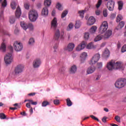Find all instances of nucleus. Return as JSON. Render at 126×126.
Here are the masks:
<instances>
[{
	"label": "nucleus",
	"mask_w": 126,
	"mask_h": 126,
	"mask_svg": "<svg viewBox=\"0 0 126 126\" xmlns=\"http://www.w3.org/2000/svg\"><path fill=\"white\" fill-rule=\"evenodd\" d=\"M74 25L72 23H70L67 27V31H69V30H71L73 28Z\"/></svg>",
	"instance_id": "4c0bfd02"
},
{
	"label": "nucleus",
	"mask_w": 126,
	"mask_h": 126,
	"mask_svg": "<svg viewBox=\"0 0 126 126\" xmlns=\"http://www.w3.org/2000/svg\"><path fill=\"white\" fill-rule=\"evenodd\" d=\"M95 21L96 20H95V18H94L93 16H92L89 18L87 24V25L90 26L91 25H93V24L95 23Z\"/></svg>",
	"instance_id": "f3484780"
},
{
	"label": "nucleus",
	"mask_w": 126,
	"mask_h": 126,
	"mask_svg": "<svg viewBox=\"0 0 126 126\" xmlns=\"http://www.w3.org/2000/svg\"><path fill=\"white\" fill-rule=\"evenodd\" d=\"M97 68H102L103 66V63L102 62L97 63L96 64Z\"/></svg>",
	"instance_id": "79ce46f5"
},
{
	"label": "nucleus",
	"mask_w": 126,
	"mask_h": 126,
	"mask_svg": "<svg viewBox=\"0 0 126 126\" xmlns=\"http://www.w3.org/2000/svg\"><path fill=\"white\" fill-rule=\"evenodd\" d=\"M86 47V42L85 41L82 42L76 48V51H81Z\"/></svg>",
	"instance_id": "dca6fc26"
},
{
	"label": "nucleus",
	"mask_w": 126,
	"mask_h": 126,
	"mask_svg": "<svg viewBox=\"0 0 126 126\" xmlns=\"http://www.w3.org/2000/svg\"><path fill=\"white\" fill-rule=\"evenodd\" d=\"M49 13V11L48 10V8L47 7H45L42 9V12H41V14L42 15H47Z\"/></svg>",
	"instance_id": "4be33fe9"
},
{
	"label": "nucleus",
	"mask_w": 126,
	"mask_h": 126,
	"mask_svg": "<svg viewBox=\"0 0 126 126\" xmlns=\"http://www.w3.org/2000/svg\"><path fill=\"white\" fill-rule=\"evenodd\" d=\"M81 26V22L79 20H77L76 21V24L75 25V28L78 29Z\"/></svg>",
	"instance_id": "bb28decb"
},
{
	"label": "nucleus",
	"mask_w": 126,
	"mask_h": 126,
	"mask_svg": "<svg viewBox=\"0 0 126 126\" xmlns=\"http://www.w3.org/2000/svg\"><path fill=\"white\" fill-rule=\"evenodd\" d=\"M26 107H27V108H31V105H30V102L27 103L26 104Z\"/></svg>",
	"instance_id": "052dcab7"
},
{
	"label": "nucleus",
	"mask_w": 126,
	"mask_h": 126,
	"mask_svg": "<svg viewBox=\"0 0 126 126\" xmlns=\"http://www.w3.org/2000/svg\"><path fill=\"white\" fill-rule=\"evenodd\" d=\"M79 14L81 18H83V17H84V11H79Z\"/></svg>",
	"instance_id": "49530a36"
},
{
	"label": "nucleus",
	"mask_w": 126,
	"mask_h": 126,
	"mask_svg": "<svg viewBox=\"0 0 126 126\" xmlns=\"http://www.w3.org/2000/svg\"><path fill=\"white\" fill-rule=\"evenodd\" d=\"M15 16L17 18H19L21 16V9L20 7L18 6L17 9H16Z\"/></svg>",
	"instance_id": "6ab92c4d"
},
{
	"label": "nucleus",
	"mask_w": 126,
	"mask_h": 126,
	"mask_svg": "<svg viewBox=\"0 0 126 126\" xmlns=\"http://www.w3.org/2000/svg\"><path fill=\"white\" fill-rule=\"evenodd\" d=\"M87 49H94V45L93 43L91 42L87 46Z\"/></svg>",
	"instance_id": "2f4dec72"
},
{
	"label": "nucleus",
	"mask_w": 126,
	"mask_h": 126,
	"mask_svg": "<svg viewBox=\"0 0 126 126\" xmlns=\"http://www.w3.org/2000/svg\"><path fill=\"white\" fill-rule=\"evenodd\" d=\"M31 103L32 104V105H37V101L33 102V100H32L31 101Z\"/></svg>",
	"instance_id": "bf43d9fd"
},
{
	"label": "nucleus",
	"mask_w": 126,
	"mask_h": 126,
	"mask_svg": "<svg viewBox=\"0 0 126 126\" xmlns=\"http://www.w3.org/2000/svg\"><path fill=\"white\" fill-rule=\"evenodd\" d=\"M34 43H35V40H34L33 38H32L30 39L29 41V45H33Z\"/></svg>",
	"instance_id": "a18cd8bd"
},
{
	"label": "nucleus",
	"mask_w": 126,
	"mask_h": 126,
	"mask_svg": "<svg viewBox=\"0 0 126 126\" xmlns=\"http://www.w3.org/2000/svg\"><path fill=\"white\" fill-rule=\"evenodd\" d=\"M112 32L111 30H108L106 31V32L104 33L103 35V38L104 39H108L112 36Z\"/></svg>",
	"instance_id": "a211bd4d"
},
{
	"label": "nucleus",
	"mask_w": 126,
	"mask_h": 126,
	"mask_svg": "<svg viewBox=\"0 0 126 126\" xmlns=\"http://www.w3.org/2000/svg\"><path fill=\"white\" fill-rule=\"evenodd\" d=\"M36 95L35 93H32L28 94V96H35Z\"/></svg>",
	"instance_id": "680f3d73"
},
{
	"label": "nucleus",
	"mask_w": 126,
	"mask_h": 126,
	"mask_svg": "<svg viewBox=\"0 0 126 126\" xmlns=\"http://www.w3.org/2000/svg\"><path fill=\"white\" fill-rule=\"evenodd\" d=\"M118 26H119V28H123V27H124V26H125V22L123 21H122L120 23Z\"/></svg>",
	"instance_id": "09e8293b"
},
{
	"label": "nucleus",
	"mask_w": 126,
	"mask_h": 126,
	"mask_svg": "<svg viewBox=\"0 0 126 126\" xmlns=\"http://www.w3.org/2000/svg\"><path fill=\"white\" fill-rule=\"evenodd\" d=\"M56 8H58V9H59V10H63V9L62 4H61V3H58L57 4Z\"/></svg>",
	"instance_id": "473e14b6"
},
{
	"label": "nucleus",
	"mask_w": 126,
	"mask_h": 126,
	"mask_svg": "<svg viewBox=\"0 0 126 126\" xmlns=\"http://www.w3.org/2000/svg\"><path fill=\"white\" fill-rule=\"evenodd\" d=\"M108 29V23L106 21L103 22L99 28L100 33H104Z\"/></svg>",
	"instance_id": "6e6552de"
},
{
	"label": "nucleus",
	"mask_w": 126,
	"mask_h": 126,
	"mask_svg": "<svg viewBox=\"0 0 126 126\" xmlns=\"http://www.w3.org/2000/svg\"><path fill=\"white\" fill-rule=\"evenodd\" d=\"M106 68L108 70H113L115 69V62L112 60L109 63H108L106 65Z\"/></svg>",
	"instance_id": "f8f14e48"
},
{
	"label": "nucleus",
	"mask_w": 126,
	"mask_h": 126,
	"mask_svg": "<svg viewBox=\"0 0 126 126\" xmlns=\"http://www.w3.org/2000/svg\"><path fill=\"white\" fill-rule=\"evenodd\" d=\"M20 25L22 28L24 29V30H26L28 29V28H29L30 30H33V29H34V26L32 24H25L24 22H21L20 23Z\"/></svg>",
	"instance_id": "423d86ee"
},
{
	"label": "nucleus",
	"mask_w": 126,
	"mask_h": 126,
	"mask_svg": "<svg viewBox=\"0 0 126 126\" xmlns=\"http://www.w3.org/2000/svg\"><path fill=\"white\" fill-rule=\"evenodd\" d=\"M23 69H24V66L22 65H18L16 67H15L14 69V72L16 75L19 74L23 72Z\"/></svg>",
	"instance_id": "1a4fd4ad"
},
{
	"label": "nucleus",
	"mask_w": 126,
	"mask_h": 126,
	"mask_svg": "<svg viewBox=\"0 0 126 126\" xmlns=\"http://www.w3.org/2000/svg\"><path fill=\"white\" fill-rule=\"evenodd\" d=\"M7 4L6 0H4L3 2L1 4V5H2V6L5 7V6H6Z\"/></svg>",
	"instance_id": "603ef678"
},
{
	"label": "nucleus",
	"mask_w": 126,
	"mask_h": 126,
	"mask_svg": "<svg viewBox=\"0 0 126 126\" xmlns=\"http://www.w3.org/2000/svg\"><path fill=\"white\" fill-rule=\"evenodd\" d=\"M96 70V67L94 66H90L87 69V74H92Z\"/></svg>",
	"instance_id": "4468645a"
},
{
	"label": "nucleus",
	"mask_w": 126,
	"mask_h": 126,
	"mask_svg": "<svg viewBox=\"0 0 126 126\" xmlns=\"http://www.w3.org/2000/svg\"><path fill=\"white\" fill-rule=\"evenodd\" d=\"M6 49V46L4 43H2L1 45V47H0V50L2 51V52H5V50Z\"/></svg>",
	"instance_id": "c756f323"
},
{
	"label": "nucleus",
	"mask_w": 126,
	"mask_h": 126,
	"mask_svg": "<svg viewBox=\"0 0 126 126\" xmlns=\"http://www.w3.org/2000/svg\"><path fill=\"white\" fill-rule=\"evenodd\" d=\"M51 14L52 16H55V14H56V10H53Z\"/></svg>",
	"instance_id": "69168bd1"
},
{
	"label": "nucleus",
	"mask_w": 126,
	"mask_h": 126,
	"mask_svg": "<svg viewBox=\"0 0 126 126\" xmlns=\"http://www.w3.org/2000/svg\"><path fill=\"white\" fill-rule=\"evenodd\" d=\"M10 5L12 9H13L14 10V9L16 8L17 4H16V2H15V1H13L11 2Z\"/></svg>",
	"instance_id": "a878e982"
},
{
	"label": "nucleus",
	"mask_w": 126,
	"mask_h": 126,
	"mask_svg": "<svg viewBox=\"0 0 126 126\" xmlns=\"http://www.w3.org/2000/svg\"><path fill=\"white\" fill-rule=\"evenodd\" d=\"M52 3V0H45L44 5L45 6H50Z\"/></svg>",
	"instance_id": "393cba45"
},
{
	"label": "nucleus",
	"mask_w": 126,
	"mask_h": 126,
	"mask_svg": "<svg viewBox=\"0 0 126 126\" xmlns=\"http://www.w3.org/2000/svg\"><path fill=\"white\" fill-rule=\"evenodd\" d=\"M121 51L122 53H125V52H126V44L124 45L122 48Z\"/></svg>",
	"instance_id": "8fccbe9b"
},
{
	"label": "nucleus",
	"mask_w": 126,
	"mask_h": 126,
	"mask_svg": "<svg viewBox=\"0 0 126 126\" xmlns=\"http://www.w3.org/2000/svg\"><path fill=\"white\" fill-rule=\"evenodd\" d=\"M67 15V11H64L62 14L61 17L62 18H63L66 16Z\"/></svg>",
	"instance_id": "c03bdc74"
},
{
	"label": "nucleus",
	"mask_w": 126,
	"mask_h": 126,
	"mask_svg": "<svg viewBox=\"0 0 126 126\" xmlns=\"http://www.w3.org/2000/svg\"><path fill=\"white\" fill-rule=\"evenodd\" d=\"M50 105V102L47 101H43L42 103V107H47V106Z\"/></svg>",
	"instance_id": "72a5a7b5"
},
{
	"label": "nucleus",
	"mask_w": 126,
	"mask_h": 126,
	"mask_svg": "<svg viewBox=\"0 0 126 126\" xmlns=\"http://www.w3.org/2000/svg\"><path fill=\"white\" fill-rule=\"evenodd\" d=\"M123 20V16L121 15H118L117 17L116 22H120L121 20Z\"/></svg>",
	"instance_id": "e433bc0d"
},
{
	"label": "nucleus",
	"mask_w": 126,
	"mask_h": 126,
	"mask_svg": "<svg viewBox=\"0 0 126 126\" xmlns=\"http://www.w3.org/2000/svg\"><path fill=\"white\" fill-rule=\"evenodd\" d=\"M104 36L102 34H98L96 37L94 38V42H98V41H101V39H103Z\"/></svg>",
	"instance_id": "5701e85b"
},
{
	"label": "nucleus",
	"mask_w": 126,
	"mask_h": 126,
	"mask_svg": "<svg viewBox=\"0 0 126 126\" xmlns=\"http://www.w3.org/2000/svg\"><path fill=\"white\" fill-rule=\"evenodd\" d=\"M126 78H120L118 79L115 83V86L118 89L124 88L126 86Z\"/></svg>",
	"instance_id": "7ed1b4c3"
},
{
	"label": "nucleus",
	"mask_w": 126,
	"mask_h": 126,
	"mask_svg": "<svg viewBox=\"0 0 126 126\" xmlns=\"http://www.w3.org/2000/svg\"><path fill=\"white\" fill-rule=\"evenodd\" d=\"M87 57V53L85 52H83L81 54L80 56L81 58V63H83L84 62H85V60L86 59V57Z\"/></svg>",
	"instance_id": "aec40b11"
},
{
	"label": "nucleus",
	"mask_w": 126,
	"mask_h": 126,
	"mask_svg": "<svg viewBox=\"0 0 126 126\" xmlns=\"http://www.w3.org/2000/svg\"><path fill=\"white\" fill-rule=\"evenodd\" d=\"M124 67L123 62L120 61L116 63L114 62V69H119V68L124 69Z\"/></svg>",
	"instance_id": "9d476101"
},
{
	"label": "nucleus",
	"mask_w": 126,
	"mask_h": 126,
	"mask_svg": "<svg viewBox=\"0 0 126 126\" xmlns=\"http://www.w3.org/2000/svg\"><path fill=\"white\" fill-rule=\"evenodd\" d=\"M59 47V45L58 44H55L53 48L52 49V50L53 51L54 53H57V49H58V47Z\"/></svg>",
	"instance_id": "f704fd0d"
},
{
	"label": "nucleus",
	"mask_w": 126,
	"mask_h": 126,
	"mask_svg": "<svg viewBox=\"0 0 126 126\" xmlns=\"http://www.w3.org/2000/svg\"><path fill=\"white\" fill-rule=\"evenodd\" d=\"M30 112L31 113V114H33V108L31 107L30 109Z\"/></svg>",
	"instance_id": "774afa93"
},
{
	"label": "nucleus",
	"mask_w": 126,
	"mask_h": 126,
	"mask_svg": "<svg viewBox=\"0 0 126 126\" xmlns=\"http://www.w3.org/2000/svg\"><path fill=\"white\" fill-rule=\"evenodd\" d=\"M95 14H96V15H100V11H99V10H96V11H95Z\"/></svg>",
	"instance_id": "338daca9"
},
{
	"label": "nucleus",
	"mask_w": 126,
	"mask_h": 126,
	"mask_svg": "<svg viewBox=\"0 0 126 126\" xmlns=\"http://www.w3.org/2000/svg\"><path fill=\"white\" fill-rule=\"evenodd\" d=\"M8 49L10 53L6 54L4 58V61L6 64H9V63H11L13 60V58H12V53H13V48L12 47V46H10L8 47Z\"/></svg>",
	"instance_id": "f03ea898"
},
{
	"label": "nucleus",
	"mask_w": 126,
	"mask_h": 126,
	"mask_svg": "<svg viewBox=\"0 0 126 126\" xmlns=\"http://www.w3.org/2000/svg\"><path fill=\"white\" fill-rule=\"evenodd\" d=\"M66 102L67 103V106H68V107H71V106L72 105V102H71V100H70V99L69 98H67L66 99Z\"/></svg>",
	"instance_id": "c85d7f7f"
},
{
	"label": "nucleus",
	"mask_w": 126,
	"mask_h": 126,
	"mask_svg": "<svg viewBox=\"0 0 126 126\" xmlns=\"http://www.w3.org/2000/svg\"><path fill=\"white\" fill-rule=\"evenodd\" d=\"M100 57L101 56L99 54V53L95 54L91 59L89 63L90 64H95V63H97L99 60H100Z\"/></svg>",
	"instance_id": "0eeeda50"
},
{
	"label": "nucleus",
	"mask_w": 126,
	"mask_h": 126,
	"mask_svg": "<svg viewBox=\"0 0 126 126\" xmlns=\"http://www.w3.org/2000/svg\"><path fill=\"white\" fill-rule=\"evenodd\" d=\"M103 55L106 58H109L110 57V52L108 50H106L104 52Z\"/></svg>",
	"instance_id": "c9c22d12"
},
{
	"label": "nucleus",
	"mask_w": 126,
	"mask_h": 126,
	"mask_svg": "<svg viewBox=\"0 0 126 126\" xmlns=\"http://www.w3.org/2000/svg\"><path fill=\"white\" fill-rule=\"evenodd\" d=\"M96 30H97V27L93 26L90 29V32L91 33V34H93V33H95L96 32Z\"/></svg>",
	"instance_id": "b1692460"
},
{
	"label": "nucleus",
	"mask_w": 126,
	"mask_h": 126,
	"mask_svg": "<svg viewBox=\"0 0 126 126\" xmlns=\"http://www.w3.org/2000/svg\"><path fill=\"white\" fill-rule=\"evenodd\" d=\"M123 6H124V3H123V1H118V9L119 10H122V9H123Z\"/></svg>",
	"instance_id": "cd10ccee"
},
{
	"label": "nucleus",
	"mask_w": 126,
	"mask_h": 126,
	"mask_svg": "<svg viewBox=\"0 0 126 126\" xmlns=\"http://www.w3.org/2000/svg\"><path fill=\"white\" fill-rule=\"evenodd\" d=\"M76 70H77V67L75 65L72 66L70 68V72L72 74H74L76 72Z\"/></svg>",
	"instance_id": "412c9836"
},
{
	"label": "nucleus",
	"mask_w": 126,
	"mask_h": 126,
	"mask_svg": "<svg viewBox=\"0 0 126 126\" xmlns=\"http://www.w3.org/2000/svg\"><path fill=\"white\" fill-rule=\"evenodd\" d=\"M36 6L38 8H40L42 6V4L41 3H38L37 4Z\"/></svg>",
	"instance_id": "e2e57ef3"
},
{
	"label": "nucleus",
	"mask_w": 126,
	"mask_h": 126,
	"mask_svg": "<svg viewBox=\"0 0 126 126\" xmlns=\"http://www.w3.org/2000/svg\"><path fill=\"white\" fill-rule=\"evenodd\" d=\"M107 6L110 11H113L114 7H115V2L112 0L108 1L107 3Z\"/></svg>",
	"instance_id": "9b49d317"
},
{
	"label": "nucleus",
	"mask_w": 126,
	"mask_h": 126,
	"mask_svg": "<svg viewBox=\"0 0 126 126\" xmlns=\"http://www.w3.org/2000/svg\"><path fill=\"white\" fill-rule=\"evenodd\" d=\"M57 27H58V20H57V18H54L51 22V28L55 30L54 38L55 40L58 41L60 39V30L57 29Z\"/></svg>",
	"instance_id": "f257e3e1"
},
{
	"label": "nucleus",
	"mask_w": 126,
	"mask_h": 126,
	"mask_svg": "<svg viewBox=\"0 0 126 126\" xmlns=\"http://www.w3.org/2000/svg\"><path fill=\"white\" fill-rule=\"evenodd\" d=\"M38 16V12L35 9H32L29 12V18L32 22L36 21Z\"/></svg>",
	"instance_id": "20e7f679"
},
{
	"label": "nucleus",
	"mask_w": 126,
	"mask_h": 126,
	"mask_svg": "<svg viewBox=\"0 0 126 126\" xmlns=\"http://www.w3.org/2000/svg\"><path fill=\"white\" fill-rule=\"evenodd\" d=\"M89 32H85L84 33V38L85 40H88L89 39Z\"/></svg>",
	"instance_id": "a19ab883"
},
{
	"label": "nucleus",
	"mask_w": 126,
	"mask_h": 126,
	"mask_svg": "<svg viewBox=\"0 0 126 126\" xmlns=\"http://www.w3.org/2000/svg\"><path fill=\"white\" fill-rule=\"evenodd\" d=\"M90 117L93 120H94L95 121H97V122H99V119H98V118L95 117V116H94V115H91Z\"/></svg>",
	"instance_id": "864d4df0"
},
{
	"label": "nucleus",
	"mask_w": 126,
	"mask_h": 126,
	"mask_svg": "<svg viewBox=\"0 0 126 126\" xmlns=\"http://www.w3.org/2000/svg\"><path fill=\"white\" fill-rule=\"evenodd\" d=\"M24 7L26 9H29V5L28 3L24 4Z\"/></svg>",
	"instance_id": "4d7b16f0"
},
{
	"label": "nucleus",
	"mask_w": 126,
	"mask_h": 126,
	"mask_svg": "<svg viewBox=\"0 0 126 126\" xmlns=\"http://www.w3.org/2000/svg\"><path fill=\"white\" fill-rule=\"evenodd\" d=\"M55 105H59L60 104V100L59 99H55L54 100Z\"/></svg>",
	"instance_id": "5fc2aeb1"
},
{
	"label": "nucleus",
	"mask_w": 126,
	"mask_h": 126,
	"mask_svg": "<svg viewBox=\"0 0 126 126\" xmlns=\"http://www.w3.org/2000/svg\"><path fill=\"white\" fill-rule=\"evenodd\" d=\"M115 120L117 122V123H121V118L119 116H116L115 117Z\"/></svg>",
	"instance_id": "de8ad7c7"
},
{
	"label": "nucleus",
	"mask_w": 126,
	"mask_h": 126,
	"mask_svg": "<svg viewBox=\"0 0 126 126\" xmlns=\"http://www.w3.org/2000/svg\"><path fill=\"white\" fill-rule=\"evenodd\" d=\"M10 110H12V111H14V110H17V107H10Z\"/></svg>",
	"instance_id": "0e129e2a"
},
{
	"label": "nucleus",
	"mask_w": 126,
	"mask_h": 126,
	"mask_svg": "<svg viewBox=\"0 0 126 126\" xmlns=\"http://www.w3.org/2000/svg\"><path fill=\"white\" fill-rule=\"evenodd\" d=\"M2 32L3 33V34H4V35H7L8 36H10V34H9V33L7 31H2Z\"/></svg>",
	"instance_id": "3c124183"
},
{
	"label": "nucleus",
	"mask_w": 126,
	"mask_h": 126,
	"mask_svg": "<svg viewBox=\"0 0 126 126\" xmlns=\"http://www.w3.org/2000/svg\"><path fill=\"white\" fill-rule=\"evenodd\" d=\"M101 4H102V0H98L97 3L96 5V8H99L101 6Z\"/></svg>",
	"instance_id": "37998d69"
},
{
	"label": "nucleus",
	"mask_w": 126,
	"mask_h": 126,
	"mask_svg": "<svg viewBox=\"0 0 126 126\" xmlns=\"http://www.w3.org/2000/svg\"><path fill=\"white\" fill-rule=\"evenodd\" d=\"M102 121L103 123H106L107 122V117L104 116L103 117V118L102 119Z\"/></svg>",
	"instance_id": "6e6d98bb"
},
{
	"label": "nucleus",
	"mask_w": 126,
	"mask_h": 126,
	"mask_svg": "<svg viewBox=\"0 0 126 126\" xmlns=\"http://www.w3.org/2000/svg\"><path fill=\"white\" fill-rule=\"evenodd\" d=\"M103 14L104 17H107L108 16V10L106 9H103Z\"/></svg>",
	"instance_id": "58836bf2"
},
{
	"label": "nucleus",
	"mask_w": 126,
	"mask_h": 126,
	"mask_svg": "<svg viewBox=\"0 0 126 126\" xmlns=\"http://www.w3.org/2000/svg\"><path fill=\"white\" fill-rule=\"evenodd\" d=\"M14 49L16 52H20L22 51V49H23V45L22 43L20 42H18L17 41H15L14 44Z\"/></svg>",
	"instance_id": "39448f33"
},
{
	"label": "nucleus",
	"mask_w": 126,
	"mask_h": 126,
	"mask_svg": "<svg viewBox=\"0 0 126 126\" xmlns=\"http://www.w3.org/2000/svg\"><path fill=\"white\" fill-rule=\"evenodd\" d=\"M32 65L34 68H38V67H39L40 65H41V60L39 59H36L34 60Z\"/></svg>",
	"instance_id": "ddd939ff"
},
{
	"label": "nucleus",
	"mask_w": 126,
	"mask_h": 126,
	"mask_svg": "<svg viewBox=\"0 0 126 126\" xmlns=\"http://www.w3.org/2000/svg\"><path fill=\"white\" fill-rule=\"evenodd\" d=\"M75 45L73 43H69L66 47L64 48L65 51H67L68 52H71L74 49Z\"/></svg>",
	"instance_id": "2eb2a0df"
},
{
	"label": "nucleus",
	"mask_w": 126,
	"mask_h": 126,
	"mask_svg": "<svg viewBox=\"0 0 126 126\" xmlns=\"http://www.w3.org/2000/svg\"><path fill=\"white\" fill-rule=\"evenodd\" d=\"M0 119L1 120H5L6 119V116L4 113H0Z\"/></svg>",
	"instance_id": "ea45409f"
},
{
	"label": "nucleus",
	"mask_w": 126,
	"mask_h": 126,
	"mask_svg": "<svg viewBox=\"0 0 126 126\" xmlns=\"http://www.w3.org/2000/svg\"><path fill=\"white\" fill-rule=\"evenodd\" d=\"M115 18H116V14H112L111 16H110L111 19H114Z\"/></svg>",
	"instance_id": "13d9d810"
},
{
	"label": "nucleus",
	"mask_w": 126,
	"mask_h": 126,
	"mask_svg": "<svg viewBox=\"0 0 126 126\" xmlns=\"http://www.w3.org/2000/svg\"><path fill=\"white\" fill-rule=\"evenodd\" d=\"M9 22L11 24H13V23L15 22V17H14V16H11L10 17Z\"/></svg>",
	"instance_id": "7c9ffc66"
}]
</instances>
